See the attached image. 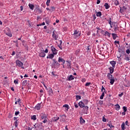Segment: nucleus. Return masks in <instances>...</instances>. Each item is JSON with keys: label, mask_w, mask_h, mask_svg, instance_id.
<instances>
[{"label": "nucleus", "mask_w": 130, "mask_h": 130, "mask_svg": "<svg viewBox=\"0 0 130 130\" xmlns=\"http://www.w3.org/2000/svg\"><path fill=\"white\" fill-rule=\"evenodd\" d=\"M51 50L52 52V54H50L49 55V58H53V57H54V55H56V54H57V50H56L54 47L52 46L51 47Z\"/></svg>", "instance_id": "1"}, {"label": "nucleus", "mask_w": 130, "mask_h": 130, "mask_svg": "<svg viewBox=\"0 0 130 130\" xmlns=\"http://www.w3.org/2000/svg\"><path fill=\"white\" fill-rule=\"evenodd\" d=\"M60 66V64L56 61V59H53L52 63V68L53 69H56L57 68H59V67Z\"/></svg>", "instance_id": "2"}, {"label": "nucleus", "mask_w": 130, "mask_h": 130, "mask_svg": "<svg viewBox=\"0 0 130 130\" xmlns=\"http://www.w3.org/2000/svg\"><path fill=\"white\" fill-rule=\"evenodd\" d=\"M16 63L17 66H18V67H19V68H21V69H23V70H24V67H23V62H22L21 61L19 60H16Z\"/></svg>", "instance_id": "3"}, {"label": "nucleus", "mask_w": 130, "mask_h": 130, "mask_svg": "<svg viewBox=\"0 0 130 130\" xmlns=\"http://www.w3.org/2000/svg\"><path fill=\"white\" fill-rule=\"evenodd\" d=\"M112 28L113 27H114V31H116L117 30H118V26H117V24L116 23V22H112Z\"/></svg>", "instance_id": "4"}, {"label": "nucleus", "mask_w": 130, "mask_h": 130, "mask_svg": "<svg viewBox=\"0 0 130 130\" xmlns=\"http://www.w3.org/2000/svg\"><path fill=\"white\" fill-rule=\"evenodd\" d=\"M74 36H75V38L79 37L81 35V32L79 34V30H75L74 31V33L73 34Z\"/></svg>", "instance_id": "5"}, {"label": "nucleus", "mask_w": 130, "mask_h": 130, "mask_svg": "<svg viewBox=\"0 0 130 130\" xmlns=\"http://www.w3.org/2000/svg\"><path fill=\"white\" fill-rule=\"evenodd\" d=\"M7 31H8L6 32V35H7V36H9V37H12V32H11V30H10V29L8 28Z\"/></svg>", "instance_id": "6"}, {"label": "nucleus", "mask_w": 130, "mask_h": 130, "mask_svg": "<svg viewBox=\"0 0 130 130\" xmlns=\"http://www.w3.org/2000/svg\"><path fill=\"white\" fill-rule=\"evenodd\" d=\"M58 61V62H62L61 64H64V62H66L64 59H63L61 57H59Z\"/></svg>", "instance_id": "7"}, {"label": "nucleus", "mask_w": 130, "mask_h": 130, "mask_svg": "<svg viewBox=\"0 0 130 130\" xmlns=\"http://www.w3.org/2000/svg\"><path fill=\"white\" fill-rule=\"evenodd\" d=\"M67 62H68L67 64V69H72V62L69 61H66Z\"/></svg>", "instance_id": "8"}, {"label": "nucleus", "mask_w": 130, "mask_h": 130, "mask_svg": "<svg viewBox=\"0 0 130 130\" xmlns=\"http://www.w3.org/2000/svg\"><path fill=\"white\" fill-rule=\"evenodd\" d=\"M39 56H40V57H44L45 56L44 51H42L39 53Z\"/></svg>", "instance_id": "9"}, {"label": "nucleus", "mask_w": 130, "mask_h": 130, "mask_svg": "<svg viewBox=\"0 0 130 130\" xmlns=\"http://www.w3.org/2000/svg\"><path fill=\"white\" fill-rule=\"evenodd\" d=\"M107 78L108 80H111L112 79H113L114 77H113V75H111L110 73H108L107 75Z\"/></svg>", "instance_id": "10"}, {"label": "nucleus", "mask_w": 130, "mask_h": 130, "mask_svg": "<svg viewBox=\"0 0 130 130\" xmlns=\"http://www.w3.org/2000/svg\"><path fill=\"white\" fill-rule=\"evenodd\" d=\"M79 106L81 108H84V107H85V104H84V103L82 102H80L79 103Z\"/></svg>", "instance_id": "11"}, {"label": "nucleus", "mask_w": 130, "mask_h": 130, "mask_svg": "<svg viewBox=\"0 0 130 130\" xmlns=\"http://www.w3.org/2000/svg\"><path fill=\"white\" fill-rule=\"evenodd\" d=\"M53 38L56 40L57 39V37L56 36V32L54 30L53 31V35H52Z\"/></svg>", "instance_id": "12"}, {"label": "nucleus", "mask_w": 130, "mask_h": 130, "mask_svg": "<svg viewBox=\"0 0 130 130\" xmlns=\"http://www.w3.org/2000/svg\"><path fill=\"white\" fill-rule=\"evenodd\" d=\"M28 7H29V9H30V10L32 11H33V10H34V8H35L34 5L31 4H28Z\"/></svg>", "instance_id": "13"}, {"label": "nucleus", "mask_w": 130, "mask_h": 130, "mask_svg": "<svg viewBox=\"0 0 130 130\" xmlns=\"http://www.w3.org/2000/svg\"><path fill=\"white\" fill-rule=\"evenodd\" d=\"M127 49L126 50V53L127 54H129L130 53V45L128 47H126Z\"/></svg>", "instance_id": "14"}, {"label": "nucleus", "mask_w": 130, "mask_h": 130, "mask_svg": "<svg viewBox=\"0 0 130 130\" xmlns=\"http://www.w3.org/2000/svg\"><path fill=\"white\" fill-rule=\"evenodd\" d=\"M83 109L84 110V113H86V114H87V111H88V110L89 109V107L87 106H84V107H83Z\"/></svg>", "instance_id": "15"}, {"label": "nucleus", "mask_w": 130, "mask_h": 130, "mask_svg": "<svg viewBox=\"0 0 130 130\" xmlns=\"http://www.w3.org/2000/svg\"><path fill=\"white\" fill-rule=\"evenodd\" d=\"M113 68H115V65L116 64V62L115 61H111L110 62Z\"/></svg>", "instance_id": "16"}, {"label": "nucleus", "mask_w": 130, "mask_h": 130, "mask_svg": "<svg viewBox=\"0 0 130 130\" xmlns=\"http://www.w3.org/2000/svg\"><path fill=\"white\" fill-rule=\"evenodd\" d=\"M63 107H64L66 108L65 109L67 111H68L69 109H70V106L68 104L64 105L63 106Z\"/></svg>", "instance_id": "17"}, {"label": "nucleus", "mask_w": 130, "mask_h": 130, "mask_svg": "<svg viewBox=\"0 0 130 130\" xmlns=\"http://www.w3.org/2000/svg\"><path fill=\"white\" fill-rule=\"evenodd\" d=\"M115 109H116V110H117V111H118V110L120 109V106H119V105L117 104V105H115Z\"/></svg>", "instance_id": "18"}, {"label": "nucleus", "mask_w": 130, "mask_h": 130, "mask_svg": "<svg viewBox=\"0 0 130 130\" xmlns=\"http://www.w3.org/2000/svg\"><path fill=\"white\" fill-rule=\"evenodd\" d=\"M109 69L110 70V74H113V72H114V68L110 67Z\"/></svg>", "instance_id": "19"}, {"label": "nucleus", "mask_w": 130, "mask_h": 130, "mask_svg": "<svg viewBox=\"0 0 130 130\" xmlns=\"http://www.w3.org/2000/svg\"><path fill=\"white\" fill-rule=\"evenodd\" d=\"M41 107V106H40V104H38L36 106L35 108L37 110H40Z\"/></svg>", "instance_id": "20"}, {"label": "nucleus", "mask_w": 130, "mask_h": 130, "mask_svg": "<svg viewBox=\"0 0 130 130\" xmlns=\"http://www.w3.org/2000/svg\"><path fill=\"white\" fill-rule=\"evenodd\" d=\"M80 122L81 124H83V123H85V120H84V119H83L82 117L80 118Z\"/></svg>", "instance_id": "21"}, {"label": "nucleus", "mask_w": 130, "mask_h": 130, "mask_svg": "<svg viewBox=\"0 0 130 130\" xmlns=\"http://www.w3.org/2000/svg\"><path fill=\"white\" fill-rule=\"evenodd\" d=\"M110 83L111 85H112L113 84H114V82H115V79H114V77L113 78H112V79H110Z\"/></svg>", "instance_id": "22"}, {"label": "nucleus", "mask_w": 130, "mask_h": 130, "mask_svg": "<svg viewBox=\"0 0 130 130\" xmlns=\"http://www.w3.org/2000/svg\"><path fill=\"white\" fill-rule=\"evenodd\" d=\"M68 81H72V80H74V76L73 75H71L69 77H68Z\"/></svg>", "instance_id": "23"}, {"label": "nucleus", "mask_w": 130, "mask_h": 130, "mask_svg": "<svg viewBox=\"0 0 130 130\" xmlns=\"http://www.w3.org/2000/svg\"><path fill=\"white\" fill-rule=\"evenodd\" d=\"M112 35L113 36V39L114 40H115V39H116V38L117 37V35H116V34H112Z\"/></svg>", "instance_id": "24"}, {"label": "nucleus", "mask_w": 130, "mask_h": 130, "mask_svg": "<svg viewBox=\"0 0 130 130\" xmlns=\"http://www.w3.org/2000/svg\"><path fill=\"white\" fill-rule=\"evenodd\" d=\"M105 9H106V10H108V9H109V8H110V6H109L108 5V4H107V3H105Z\"/></svg>", "instance_id": "25"}, {"label": "nucleus", "mask_w": 130, "mask_h": 130, "mask_svg": "<svg viewBox=\"0 0 130 130\" xmlns=\"http://www.w3.org/2000/svg\"><path fill=\"white\" fill-rule=\"evenodd\" d=\"M54 11H55V8H54V7H52L50 8V11L51 12V13H52V12H54Z\"/></svg>", "instance_id": "26"}, {"label": "nucleus", "mask_w": 130, "mask_h": 130, "mask_svg": "<svg viewBox=\"0 0 130 130\" xmlns=\"http://www.w3.org/2000/svg\"><path fill=\"white\" fill-rule=\"evenodd\" d=\"M101 16H102V13L101 12L99 11L96 13V17H100Z\"/></svg>", "instance_id": "27"}, {"label": "nucleus", "mask_w": 130, "mask_h": 130, "mask_svg": "<svg viewBox=\"0 0 130 130\" xmlns=\"http://www.w3.org/2000/svg\"><path fill=\"white\" fill-rule=\"evenodd\" d=\"M105 36H108V37H110V33H109L108 31H106L105 32Z\"/></svg>", "instance_id": "28"}, {"label": "nucleus", "mask_w": 130, "mask_h": 130, "mask_svg": "<svg viewBox=\"0 0 130 130\" xmlns=\"http://www.w3.org/2000/svg\"><path fill=\"white\" fill-rule=\"evenodd\" d=\"M22 86H26V85H27V80H24L22 82Z\"/></svg>", "instance_id": "29"}, {"label": "nucleus", "mask_w": 130, "mask_h": 130, "mask_svg": "<svg viewBox=\"0 0 130 130\" xmlns=\"http://www.w3.org/2000/svg\"><path fill=\"white\" fill-rule=\"evenodd\" d=\"M14 124L15 126V127H18V120H16V121L14 123Z\"/></svg>", "instance_id": "30"}, {"label": "nucleus", "mask_w": 130, "mask_h": 130, "mask_svg": "<svg viewBox=\"0 0 130 130\" xmlns=\"http://www.w3.org/2000/svg\"><path fill=\"white\" fill-rule=\"evenodd\" d=\"M124 122H123L122 125H121V128H122V130H124L125 129V127H124Z\"/></svg>", "instance_id": "31"}, {"label": "nucleus", "mask_w": 130, "mask_h": 130, "mask_svg": "<svg viewBox=\"0 0 130 130\" xmlns=\"http://www.w3.org/2000/svg\"><path fill=\"white\" fill-rule=\"evenodd\" d=\"M31 119H33V120H36V119H37L36 115H33L32 116H31Z\"/></svg>", "instance_id": "32"}, {"label": "nucleus", "mask_w": 130, "mask_h": 130, "mask_svg": "<svg viewBox=\"0 0 130 130\" xmlns=\"http://www.w3.org/2000/svg\"><path fill=\"white\" fill-rule=\"evenodd\" d=\"M124 59L125 60H127V61H128V60H129V57L127 56H125L124 57Z\"/></svg>", "instance_id": "33"}, {"label": "nucleus", "mask_w": 130, "mask_h": 130, "mask_svg": "<svg viewBox=\"0 0 130 130\" xmlns=\"http://www.w3.org/2000/svg\"><path fill=\"white\" fill-rule=\"evenodd\" d=\"M115 6H118L119 5V3L118 2V1L116 0L114 2Z\"/></svg>", "instance_id": "34"}, {"label": "nucleus", "mask_w": 130, "mask_h": 130, "mask_svg": "<svg viewBox=\"0 0 130 130\" xmlns=\"http://www.w3.org/2000/svg\"><path fill=\"white\" fill-rule=\"evenodd\" d=\"M105 94L104 93V92H103L102 95L100 96V99H101V100H102V99H103V98L104 97V95Z\"/></svg>", "instance_id": "35"}, {"label": "nucleus", "mask_w": 130, "mask_h": 130, "mask_svg": "<svg viewBox=\"0 0 130 130\" xmlns=\"http://www.w3.org/2000/svg\"><path fill=\"white\" fill-rule=\"evenodd\" d=\"M56 72H52V77H55V76H56Z\"/></svg>", "instance_id": "36"}, {"label": "nucleus", "mask_w": 130, "mask_h": 130, "mask_svg": "<svg viewBox=\"0 0 130 130\" xmlns=\"http://www.w3.org/2000/svg\"><path fill=\"white\" fill-rule=\"evenodd\" d=\"M109 126H110V127L111 128H112V127H114V126L112 125V124H111V122H109Z\"/></svg>", "instance_id": "37"}, {"label": "nucleus", "mask_w": 130, "mask_h": 130, "mask_svg": "<svg viewBox=\"0 0 130 130\" xmlns=\"http://www.w3.org/2000/svg\"><path fill=\"white\" fill-rule=\"evenodd\" d=\"M45 25V22H43L42 24H37V26L39 27V26H44Z\"/></svg>", "instance_id": "38"}, {"label": "nucleus", "mask_w": 130, "mask_h": 130, "mask_svg": "<svg viewBox=\"0 0 130 130\" xmlns=\"http://www.w3.org/2000/svg\"><path fill=\"white\" fill-rule=\"evenodd\" d=\"M83 102H84V103L85 104V105H87V104H88V100H84V101H83Z\"/></svg>", "instance_id": "39"}, {"label": "nucleus", "mask_w": 130, "mask_h": 130, "mask_svg": "<svg viewBox=\"0 0 130 130\" xmlns=\"http://www.w3.org/2000/svg\"><path fill=\"white\" fill-rule=\"evenodd\" d=\"M14 84H18L19 83V80L18 79H16L14 81Z\"/></svg>", "instance_id": "40"}, {"label": "nucleus", "mask_w": 130, "mask_h": 130, "mask_svg": "<svg viewBox=\"0 0 130 130\" xmlns=\"http://www.w3.org/2000/svg\"><path fill=\"white\" fill-rule=\"evenodd\" d=\"M12 117H13V114H12L11 113H9L8 118H12Z\"/></svg>", "instance_id": "41"}, {"label": "nucleus", "mask_w": 130, "mask_h": 130, "mask_svg": "<svg viewBox=\"0 0 130 130\" xmlns=\"http://www.w3.org/2000/svg\"><path fill=\"white\" fill-rule=\"evenodd\" d=\"M123 111H124V112H126V111L127 110L126 107H123Z\"/></svg>", "instance_id": "42"}, {"label": "nucleus", "mask_w": 130, "mask_h": 130, "mask_svg": "<svg viewBox=\"0 0 130 130\" xmlns=\"http://www.w3.org/2000/svg\"><path fill=\"white\" fill-rule=\"evenodd\" d=\"M76 99H77V100H80V99H81V96L76 95Z\"/></svg>", "instance_id": "43"}, {"label": "nucleus", "mask_w": 130, "mask_h": 130, "mask_svg": "<svg viewBox=\"0 0 130 130\" xmlns=\"http://www.w3.org/2000/svg\"><path fill=\"white\" fill-rule=\"evenodd\" d=\"M90 85H91V82H87L85 84V86L86 87H88V86H90Z\"/></svg>", "instance_id": "44"}, {"label": "nucleus", "mask_w": 130, "mask_h": 130, "mask_svg": "<svg viewBox=\"0 0 130 130\" xmlns=\"http://www.w3.org/2000/svg\"><path fill=\"white\" fill-rule=\"evenodd\" d=\"M58 119H59V117H57L56 118V119H53V122H54V121H57V120H58Z\"/></svg>", "instance_id": "45"}, {"label": "nucleus", "mask_w": 130, "mask_h": 130, "mask_svg": "<svg viewBox=\"0 0 130 130\" xmlns=\"http://www.w3.org/2000/svg\"><path fill=\"white\" fill-rule=\"evenodd\" d=\"M18 114H20V112L16 111L15 113V115L17 116V115H18Z\"/></svg>", "instance_id": "46"}, {"label": "nucleus", "mask_w": 130, "mask_h": 130, "mask_svg": "<svg viewBox=\"0 0 130 130\" xmlns=\"http://www.w3.org/2000/svg\"><path fill=\"white\" fill-rule=\"evenodd\" d=\"M36 9H37V10H38L39 13H41L42 11H41V10H40V9H39V6H38L36 8Z\"/></svg>", "instance_id": "47"}, {"label": "nucleus", "mask_w": 130, "mask_h": 130, "mask_svg": "<svg viewBox=\"0 0 130 130\" xmlns=\"http://www.w3.org/2000/svg\"><path fill=\"white\" fill-rule=\"evenodd\" d=\"M49 94L50 95H52V94H53L52 93V89H50V90H49Z\"/></svg>", "instance_id": "48"}, {"label": "nucleus", "mask_w": 130, "mask_h": 130, "mask_svg": "<svg viewBox=\"0 0 130 130\" xmlns=\"http://www.w3.org/2000/svg\"><path fill=\"white\" fill-rule=\"evenodd\" d=\"M74 106L76 108H78V107H79V106H78V105L76 103H74Z\"/></svg>", "instance_id": "49"}, {"label": "nucleus", "mask_w": 130, "mask_h": 130, "mask_svg": "<svg viewBox=\"0 0 130 130\" xmlns=\"http://www.w3.org/2000/svg\"><path fill=\"white\" fill-rule=\"evenodd\" d=\"M17 103H18V104H21V100L19 99L17 100Z\"/></svg>", "instance_id": "50"}, {"label": "nucleus", "mask_w": 130, "mask_h": 130, "mask_svg": "<svg viewBox=\"0 0 130 130\" xmlns=\"http://www.w3.org/2000/svg\"><path fill=\"white\" fill-rule=\"evenodd\" d=\"M103 121H104V122H106V118L104 117H103Z\"/></svg>", "instance_id": "51"}, {"label": "nucleus", "mask_w": 130, "mask_h": 130, "mask_svg": "<svg viewBox=\"0 0 130 130\" xmlns=\"http://www.w3.org/2000/svg\"><path fill=\"white\" fill-rule=\"evenodd\" d=\"M123 96V92H121L120 94H119V96L122 97Z\"/></svg>", "instance_id": "52"}, {"label": "nucleus", "mask_w": 130, "mask_h": 130, "mask_svg": "<svg viewBox=\"0 0 130 130\" xmlns=\"http://www.w3.org/2000/svg\"><path fill=\"white\" fill-rule=\"evenodd\" d=\"M109 24L110 25L111 28H112V22L111 21H109Z\"/></svg>", "instance_id": "53"}, {"label": "nucleus", "mask_w": 130, "mask_h": 130, "mask_svg": "<svg viewBox=\"0 0 130 130\" xmlns=\"http://www.w3.org/2000/svg\"><path fill=\"white\" fill-rule=\"evenodd\" d=\"M81 81H82V82L83 83H85V82H86V79L83 78V79H82Z\"/></svg>", "instance_id": "54"}, {"label": "nucleus", "mask_w": 130, "mask_h": 130, "mask_svg": "<svg viewBox=\"0 0 130 130\" xmlns=\"http://www.w3.org/2000/svg\"><path fill=\"white\" fill-rule=\"evenodd\" d=\"M59 45H61L62 44V41H61V40H59Z\"/></svg>", "instance_id": "55"}, {"label": "nucleus", "mask_w": 130, "mask_h": 130, "mask_svg": "<svg viewBox=\"0 0 130 130\" xmlns=\"http://www.w3.org/2000/svg\"><path fill=\"white\" fill-rule=\"evenodd\" d=\"M114 43H115V44H119V41H115L114 42Z\"/></svg>", "instance_id": "56"}, {"label": "nucleus", "mask_w": 130, "mask_h": 130, "mask_svg": "<svg viewBox=\"0 0 130 130\" xmlns=\"http://www.w3.org/2000/svg\"><path fill=\"white\" fill-rule=\"evenodd\" d=\"M58 46L59 48L62 49V47L61 46V45H58Z\"/></svg>", "instance_id": "57"}, {"label": "nucleus", "mask_w": 130, "mask_h": 130, "mask_svg": "<svg viewBox=\"0 0 130 130\" xmlns=\"http://www.w3.org/2000/svg\"><path fill=\"white\" fill-rule=\"evenodd\" d=\"M46 4H47V6H49V0L47 1Z\"/></svg>", "instance_id": "58"}, {"label": "nucleus", "mask_w": 130, "mask_h": 130, "mask_svg": "<svg viewBox=\"0 0 130 130\" xmlns=\"http://www.w3.org/2000/svg\"><path fill=\"white\" fill-rule=\"evenodd\" d=\"M92 17H93V19L95 20L96 19V15L95 14H93L92 15Z\"/></svg>", "instance_id": "59"}, {"label": "nucleus", "mask_w": 130, "mask_h": 130, "mask_svg": "<svg viewBox=\"0 0 130 130\" xmlns=\"http://www.w3.org/2000/svg\"><path fill=\"white\" fill-rule=\"evenodd\" d=\"M125 124H126V125H127L128 126V121H126L125 122Z\"/></svg>", "instance_id": "60"}, {"label": "nucleus", "mask_w": 130, "mask_h": 130, "mask_svg": "<svg viewBox=\"0 0 130 130\" xmlns=\"http://www.w3.org/2000/svg\"><path fill=\"white\" fill-rule=\"evenodd\" d=\"M100 2H101L100 0H97V2H96L97 5H99V4H100Z\"/></svg>", "instance_id": "61"}, {"label": "nucleus", "mask_w": 130, "mask_h": 130, "mask_svg": "<svg viewBox=\"0 0 130 130\" xmlns=\"http://www.w3.org/2000/svg\"><path fill=\"white\" fill-rule=\"evenodd\" d=\"M103 90H104L105 91V88H104V87L102 86V92H103Z\"/></svg>", "instance_id": "62"}, {"label": "nucleus", "mask_w": 130, "mask_h": 130, "mask_svg": "<svg viewBox=\"0 0 130 130\" xmlns=\"http://www.w3.org/2000/svg\"><path fill=\"white\" fill-rule=\"evenodd\" d=\"M41 119H44V118H45V116H42L41 117Z\"/></svg>", "instance_id": "63"}, {"label": "nucleus", "mask_w": 130, "mask_h": 130, "mask_svg": "<svg viewBox=\"0 0 130 130\" xmlns=\"http://www.w3.org/2000/svg\"><path fill=\"white\" fill-rule=\"evenodd\" d=\"M20 11H23V6H20Z\"/></svg>", "instance_id": "64"}]
</instances>
